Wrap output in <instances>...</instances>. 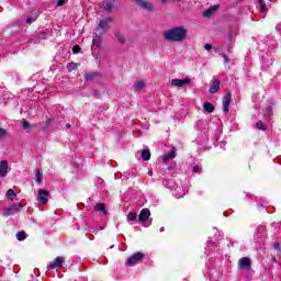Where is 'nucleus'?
Returning a JSON list of instances; mask_svg holds the SVG:
<instances>
[{"instance_id": "46", "label": "nucleus", "mask_w": 281, "mask_h": 281, "mask_svg": "<svg viewBox=\"0 0 281 281\" xmlns=\"http://www.w3.org/2000/svg\"><path fill=\"white\" fill-rule=\"evenodd\" d=\"M204 49H206V52H210V49H212V45L211 44H205Z\"/></svg>"}, {"instance_id": "36", "label": "nucleus", "mask_w": 281, "mask_h": 281, "mask_svg": "<svg viewBox=\"0 0 281 281\" xmlns=\"http://www.w3.org/2000/svg\"><path fill=\"white\" fill-rule=\"evenodd\" d=\"M77 67H78V64H76V63H69V64L67 65V70H68V71H74Z\"/></svg>"}, {"instance_id": "6", "label": "nucleus", "mask_w": 281, "mask_h": 281, "mask_svg": "<svg viewBox=\"0 0 281 281\" xmlns=\"http://www.w3.org/2000/svg\"><path fill=\"white\" fill-rule=\"evenodd\" d=\"M65 265V257H56L54 261L47 263L48 271H54V269H60Z\"/></svg>"}, {"instance_id": "19", "label": "nucleus", "mask_w": 281, "mask_h": 281, "mask_svg": "<svg viewBox=\"0 0 281 281\" xmlns=\"http://www.w3.org/2000/svg\"><path fill=\"white\" fill-rule=\"evenodd\" d=\"M92 44L95 45V47H101L102 46V35H98V33H94V37L92 40Z\"/></svg>"}, {"instance_id": "41", "label": "nucleus", "mask_w": 281, "mask_h": 281, "mask_svg": "<svg viewBox=\"0 0 281 281\" xmlns=\"http://www.w3.org/2000/svg\"><path fill=\"white\" fill-rule=\"evenodd\" d=\"M22 126H23V128H25V130L30 128V122L23 121V122H22Z\"/></svg>"}, {"instance_id": "31", "label": "nucleus", "mask_w": 281, "mask_h": 281, "mask_svg": "<svg viewBox=\"0 0 281 281\" xmlns=\"http://www.w3.org/2000/svg\"><path fill=\"white\" fill-rule=\"evenodd\" d=\"M15 236H16V239L20 241H23V240H25V238H27L25 236V232H18Z\"/></svg>"}, {"instance_id": "11", "label": "nucleus", "mask_w": 281, "mask_h": 281, "mask_svg": "<svg viewBox=\"0 0 281 281\" xmlns=\"http://www.w3.org/2000/svg\"><path fill=\"white\" fill-rule=\"evenodd\" d=\"M192 80L190 78H184V79H172L171 80V87H187V85H190Z\"/></svg>"}, {"instance_id": "52", "label": "nucleus", "mask_w": 281, "mask_h": 281, "mask_svg": "<svg viewBox=\"0 0 281 281\" xmlns=\"http://www.w3.org/2000/svg\"><path fill=\"white\" fill-rule=\"evenodd\" d=\"M66 128H71V124H66Z\"/></svg>"}, {"instance_id": "38", "label": "nucleus", "mask_w": 281, "mask_h": 281, "mask_svg": "<svg viewBox=\"0 0 281 281\" xmlns=\"http://www.w3.org/2000/svg\"><path fill=\"white\" fill-rule=\"evenodd\" d=\"M257 128L259 131H267V125H265V123H262V121L257 122Z\"/></svg>"}, {"instance_id": "43", "label": "nucleus", "mask_w": 281, "mask_h": 281, "mask_svg": "<svg viewBox=\"0 0 281 281\" xmlns=\"http://www.w3.org/2000/svg\"><path fill=\"white\" fill-rule=\"evenodd\" d=\"M222 57L224 58L225 65H227V63H231L229 57H227V55L222 54Z\"/></svg>"}, {"instance_id": "45", "label": "nucleus", "mask_w": 281, "mask_h": 281, "mask_svg": "<svg viewBox=\"0 0 281 281\" xmlns=\"http://www.w3.org/2000/svg\"><path fill=\"white\" fill-rule=\"evenodd\" d=\"M65 1L66 0H58L57 1V7L60 8V7L65 5Z\"/></svg>"}, {"instance_id": "16", "label": "nucleus", "mask_w": 281, "mask_h": 281, "mask_svg": "<svg viewBox=\"0 0 281 281\" xmlns=\"http://www.w3.org/2000/svg\"><path fill=\"white\" fill-rule=\"evenodd\" d=\"M3 177H8V161L7 160L0 161V179H3Z\"/></svg>"}, {"instance_id": "24", "label": "nucleus", "mask_w": 281, "mask_h": 281, "mask_svg": "<svg viewBox=\"0 0 281 281\" xmlns=\"http://www.w3.org/2000/svg\"><path fill=\"white\" fill-rule=\"evenodd\" d=\"M94 210L97 212H103V214H106V206L104 205V203H99L94 206Z\"/></svg>"}, {"instance_id": "4", "label": "nucleus", "mask_w": 281, "mask_h": 281, "mask_svg": "<svg viewBox=\"0 0 281 281\" xmlns=\"http://www.w3.org/2000/svg\"><path fill=\"white\" fill-rule=\"evenodd\" d=\"M255 240L260 246L265 245V241L267 240V225H260L257 227Z\"/></svg>"}, {"instance_id": "58", "label": "nucleus", "mask_w": 281, "mask_h": 281, "mask_svg": "<svg viewBox=\"0 0 281 281\" xmlns=\"http://www.w3.org/2000/svg\"><path fill=\"white\" fill-rule=\"evenodd\" d=\"M34 89L36 90V86L34 87Z\"/></svg>"}, {"instance_id": "14", "label": "nucleus", "mask_w": 281, "mask_h": 281, "mask_svg": "<svg viewBox=\"0 0 281 281\" xmlns=\"http://www.w3.org/2000/svg\"><path fill=\"white\" fill-rule=\"evenodd\" d=\"M47 196H49V191L47 190H40L37 195V201L42 205H47Z\"/></svg>"}, {"instance_id": "28", "label": "nucleus", "mask_w": 281, "mask_h": 281, "mask_svg": "<svg viewBox=\"0 0 281 281\" xmlns=\"http://www.w3.org/2000/svg\"><path fill=\"white\" fill-rule=\"evenodd\" d=\"M266 43H270L268 44V47L271 49V47H278V42H276V40H272L270 37H267Z\"/></svg>"}, {"instance_id": "25", "label": "nucleus", "mask_w": 281, "mask_h": 281, "mask_svg": "<svg viewBox=\"0 0 281 281\" xmlns=\"http://www.w3.org/2000/svg\"><path fill=\"white\" fill-rule=\"evenodd\" d=\"M114 36L119 41V43H121V44L126 43V38L124 37V35L122 33L116 32Z\"/></svg>"}, {"instance_id": "17", "label": "nucleus", "mask_w": 281, "mask_h": 281, "mask_svg": "<svg viewBox=\"0 0 281 281\" xmlns=\"http://www.w3.org/2000/svg\"><path fill=\"white\" fill-rule=\"evenodd\" d=\"M172 196L176 199H183V196H186V190L181 189V187H177L172 190Z\"/></svg>"}, {"instance_id": "29", "label": "nucleus", "mask_w": 281, "mask_h": 281, "mask_svg": "<svg viewBox=\"0 0 281 281\" xmlns=\"http://www.w3.org/2000/svg\"><path fill=\"white\" fill-rule=\"evenodd\" d=\"M162 184L165 186V188H175V180L170 179V180H165L162 181Z\"/></svg>"}, {"instance_id": "2", "label": "nucleus", "mask_w": 281, "mask_h": 281, "mask_svg": "<svg viewBox=\"0 0 281 281\" xmlns=\"http://www.w3.org/2000/svg\"><path fill=\"white\" fill-rule=\"evenodd\" d=\"M252 261L249 257H241L237 261V271H244L246 273L245 278L248 281H251L254 278V269H251Z\"/></svg>"}, {"instance_id": "59", "label": "nucleus", "mask_w": 281, "mask_h": 281, "mask_svg": "<svg viewBox=\"0 0 281 281\" xmlns=\"http://www.w3.org/2000/svg\"><path fill=\"white\" fill-rule=\"evenodd\" d=\"M135 2L137 3V0H135Z\"/></svg>"}, {"instance_id": "33", "label": "nucleus", "mask_w": 281, "mask_h": 281, "mask_svg": "<svg viewBox=\"0 0 281 281\" xmlns=\"http://www.w3.org/2000/svg\"><path fill=\"white\" fill-rule=\"evenodd\" d=\"M35 181L37 182V183H41V181H43V178L41 177V170H38V169H35Z\"/></svg>"}, {"instance_id": "15", "label": "nucleus", "mask_w": 281, "mask_h": 281, "mask_svg": "<svg viewBox=\"0 0 281 281\" xmlns=\"http://www.w3.org/2000/svg\"><path fill=\"white\" fill-rule=\"evenodd\" d=\"M229 104H232V93H227L223 98L224 113H229Z\"/></svg>"}, {"instance_id": "9", "label": "nucleus", "mask_w": 281, "mask_h": 281, "mask_svg": "<svg viewBox=\"0 0 281 281\" xmlns=\"http://www.w3.org/2000/svg\"><path fill=\"white\" fill-rule=\"evenodd\" d=\"M218 91H221V79H218V77L214 76L212 79V83L209 89V92L214 94V93H218Z\"/></svg>"}, {"instance_id": "35", "label": "nucleus", "mask_w": 281, "mask_h": 281, "mask_svg": "<svg viewBox=\"0 0 281 281\" xmlns=\"http://www.w3.org/2000/svg\"><path fill=\"white\" fill-rule=\"evenodd\" d=\"M105 12H111L113 10V2H106L104 4Z\"/></svg>"}, {"instance_id": "21", "label": "nucleus", "mask_w": 281, "mask_h": 281, "mask_svg": "<svg viewBox=\"0 0 281 281\" xmlns=\"http://www.w3.org/2000/svg\"><path fill=\"white\" fill-rule=\"evenodd\" d=\"M203 109L206 113H214V104L210 103V102H205L203 104Z\"/></svg>"}, {"instance_id": "13", "label": "nucleus", "mask_w": 281, "mask_h": 281, "mask_svg": "<svg viewBox=\"0 0 281 281\" xmlns=\"http://www.w3.org/2000/svg\"><path fill=\"white\" fill-rule=\"evenodd\" d=\"M148 218H150V210L143 209L138 215V223L140 225H144V223H146V221H148Z\"/></svg>"}, {"instance_id": "26", "label": "nucleus", "mask_w": 281, "mask_h": 281, "mask_svg": "<svg viewBox=\"0 0 281 281\" xmlns=\"http://www.w3.org/2000/svg\"><path fill=\"white\" fill-rule=\"evenodd\" d=\"M14 196H16V193L14 192V190L9 189L7 191V199H9V201H14Z\"/></svg>"}, {"instance_id": "51", "label": "nucleus", "mask_w": 281, "mask_h": 281, "mask_svg": "<svg viewBox=\"0 0 281 281\" xmlns=\"http://www.w3.org/2000/svg\"><path fill=\"white\" fill-rule=\"evenodd\" d=\"M201 142H203V139H201L200 137L196 138V143L201 144Z\"/></svg>"}, {"instance_id": "47", "label": "nucleus", "mask_w": 281, "mask_h": 281, "mask_svg": "<svg viewBox=\"0 0 281 281\" xmlns=\"http://www.w3.org/2000/svg\"><path fill=\"white\" fill-rule=\"evenodd\" d=\"M271 227H274V229H278V227H280V223L274 222L271 224Z\"/></svg>"}, {"instance_id": "20", "label": "nucleus", "mask_w": 281, "mask_h": 281, "mask_svg": "<svg viewBox=\"0 0 281 281\" xmlns=\"http://www.w3.org/2000/svg\"><path fill=\"white\" fill-rule=\"evenodd\" d=\"M218 10V7L214 5V7H211L210 9H206L203 13V16L205 18H210L212 16V14H214V12H216Z\"/></svg>"}, {"instance_id": "44", "label": "nucleus", "mask_w": 281, "mask_h": 281, "mask_svg": "<svg viewBox=\"0 0 281 281\" xmlns=\"http://www.w3.org/2000/svg\"><path fill=\"white\" fill-rule=\"evenodd\" d=\"M7 131L5 130H3L2 127H0V137H5V135H7Z\"/></svg>"}, {"instance_id": "55", "label": "nucleus", "mask_w": 281, "mask_h": 281, "mask_svg": "<svg viewBox=\"0 0 281 281\" xmlns=\"http://www.w3.org/2000/svg\"><path fill=\"white\" fill-rule=\"evenodd\" d=\"M100 229L102 231V229H104V227H103V226H101V227H100Z\"/></svg>"}, {"instance_id": "3", "label": "nucleus", "mask_w": 281, "mask_h": 281, "mask_svg": "<svg viewBox=\"0 0 281 281\" xmlns=\"http://www.w3.org/2000/svg\"><path fill=\"white\" fill-rule=\"evenodd\" d=\"M205 250L209 256V263H206V267L212 265V260H214V258H221V249L218 248V244L214 241V238L209 237Z\"/></svg>"}, {"instance_id": "12", "label": "nucleus", "mask_w": 281, "mask_h": 281, "mask_svg": "<svg viewBox=\"0 0 281 281\" xmlns=\"http://www.w3.org/2000/svg\"><path fill=\"white\" fill-rule=\"evenodd\" d=\"M136 3L139 5V8H143V10H146L147 12H153V10H155L153 2L146 0H136Z\"/></svg>"}, {"instance_id": "1", "label": "nucleus", "mask_w": 281, "mask_h": 281, "mask_svg": "<svg viewBox=\"0 0 281 281\" xmlns=\"http://www.w3.org/2000/svg\"><path fill=\"white\" fill-rule=\"evenodd\" d=\"M162 36L169 43H183L188 38V30L183 26H175L166 30Z\"/></svg>"}, {"instance_id": "56", "label": "nucleus", "mask_w": 281, "mask_h": 281, "mask_svg": "<svg viewBox=\"0 0 281 281\" xmlns=\"http://www.w3.org/2000/svg\"><path fill=\"white\" fill-rule=\"evenodd\" d=\"M149 175H153V171H149Z\"/></svg>"}, {"instance_id": "7", "label": "nucleus", "mask_w": 281, "mask_h": 281, "mask_svg": "<svg viewBox=\"0 0 281 281\" xmlns=\"http://www.w3.org/2000/svg\"><path fill=\"white\" fill-rule=\"evenodd\" d=\"M249 199H251L252 201H256L257 207H268V205H269V201L265 200V198H258V196L247 193L246 201H249Z\"/></svg>"}, {"instance_id": "10", "label": "nucleus", "mask_w": 281, "mask_h": 281, "mask_svg": "<svg viewBox=\"0 0 281 281\" xmlns=\"http://www.w3.org/2000/svg\"><path fill=\"white\" fill-rule=\"evenodd\" d=\"M113 21V19L108 18L105 20H100L99 22V29H97V32L100 33V36H102V34H104L106 27H109V23H111Z\"/></svg>"}, {"instance_id": "34", "label": "nucleus", "mask_w": 281, "mask_h": 281, "mask_svg": "<svg viewBox=\"0 0 281 281\" xmlns=\"http://www.w3.org/2000/svg\"><path fill=\"white\" fill-rule=\"evenodd\" d=\"M191 172L193 175H201V167L199 165L193 166Z\"/></svg>"}, {"instance_id": "23", "label": "nucleus", "mask_w": 281, "mask_h": 281, "mask_svg": "<svg viewBox=\"0 0 281 281\" xmlns=\"http://www.w3.org/2000/svg\"><path fill=\"white\" fill-rule=\"evenodd\" d=\"M142 159H143V161H148V160H150V150H148V149H143V150H142Z\"/></svg>"}, {"instance_id": "40", "label": "nucleus", "mask_w": 281, "mask_h": 281, "mask_svg": "<svg viewBox=\"0 0 281 281\" xmlns=\"http://www.w3.org/2000/svg\"><path fill=\"white\" fill-rule=\"evenodd\" d=\"M273 112V108L271 105H269L267 109H266V115H271V113Z\"/></svg>"}, {"instance_id": "27", "label": "nucleus", "mask_w": 281, "mask_h": 281, "mask_svg": "<svg viewBox=\"0 0 281 281\" xmlns=\"http://www.w3.org/2000/svg\"><path fill=\"white\" fill-rule=\"evenodd\" d=\"M258 8L260 12H267V4L265 3L263 0H258Z\"/></svg>"}, {"instance_id": "32", "label": "nucleus", "mask_w": 281, "mask_h": 281, "mask_svg": "<svg viewBox=\"0 0 281 281\" xmlns=\"http://www.w3.org/2000/svg\"><path fill=\"white\" fill-rule=\"evenodd\" d=\"M36 19H38V15H36V14L31 15V16L26 18V23L30 25V24L34 23V21H36Z\"/></svg>"}, {"instance_id": "5", "label": "nucleus", "mask_w": 281, "mask_h": 281, "mask_svg": "<svg viewBox=\"0 0 281 281\" xmlns=\"http://www.w3.org/2000/svg\"><path fill=\"white\" fill-rule=\"evenodd\" d=\"M146 258V255L143 252L133 254L126 261V267H135V265H139Z\"/></svg>"}, {"instance_id": "39", "label": "nucleus", "mask_w": 281, "mask_h": 281, "mask_svg": "<svg viewBox=\"0 0 281 281\" xmlns=\"http://www.w3.org/2000/svg\"><path fill=\"white\" fill-rule=\"evenodd\" d=\"M135 218H137V213L132 212L127 214L128 222L135 221Z\"/></svg>"}, {"instance_id": "49", "label": "nucleus", "mask_w": 281, "mask_h": 281, "mask_svg": "<svg viewBox=\"0 0 281 281\" xmlns=\"http://www.w3.org/2000/svg\"><path fill=\"white\" fill-rule=\"evenodd\" d=\"M52 124V119H48L47 121H46V126H49Z\"/></svg>"}, {"instance_id": "57", "label": "nucleus", "mask_w": 281, "mask_h": 281, "mask_svg": "<svg viewBox=\"0 0 281 281\" xmlns=\"http://www.w3.org/2000/svg\"><path fill=\"white\" fill-rule=\"evenodd\" d=\"M110 249H113V246H111Z\"/></svg>"}, {"instance_id": "48", "label": "nucleus", "mask_w": 281, "mask_h": 281, "mask_svg": "<svg viewBox=\"0 0 281 281\" xmlns=\"http://www.w3.org/2000/svg\"><path fill=\"white\" fill-rule=\"evenodd\" d=\"M273 248L277 249V251H280V244L279 243H274Z\"/></svg>"}, {"instance_id": "42", "label": "nucleus", "mask_w": 281, "mask_h": 281, "mask_svg": "<svg viewBox=\"0 0 281 281\" xmlns=\"http://www.w3.org/2000/svg\"><path fill=\"white\" fill-rule=\"evenodd\" d=\"M72 52H74V54H79V52H80V46H74L72 47Z\"/></svg>"}, {"instance_id": "54", "label": "nucleus", "mask_w": 281, "mask_h": 281, "mask_svg": "<svg viewBox=\"0 0 281 281\" xmlns=\"http://www.w3.org/2000/svg\"><path fill=\"white\" fill-rule=\"evenodd\" d=\"M162 1V3H166V1H168V0H161Z\"/></svg>"}, {"instance_id": "53", "label": "nucleus", "mask_w": 281, "mask_h": 281, "mask_svg": "<svg viewBox=\"0 0 281 281\" xmlns=\"http://www.w3.org/2000/svg\"><path fill=\"white\" fill-rule=\"evenodd\" d=\"M166 231V228H164V227H160V229H159V232H165Z\"/></svg>"}, {"instance_id": "30", "label": "nucleus", "mask_w": 281, "mask_h": 281, "mask_svg": "<svg viewBox=\"0 0 281 281\" xmlns=\"http://www.w3.org/2000/svg\"><path fill=\"white\" fill-rule=\"evenodd\" d=\"M134 89H135L136 91H142V89H144V81H136V82L134 83Z\"/></svg>"}, {"instance_id": "37", "label": "nucleus", "mask_w": 281, "mask_h": 281, "mask_svg": "<svg viewBox=\"0 0 281 281\" xmlns=\"http://www.w3.org/2000/svg\"><path fill=\"white\" fill-rule=\"evenodd\" d=\"M95 76H98V72H90L86 75V80L87 81H91L93 80V78H95Z\"/></svg>"}, {"instance_id": "60", "label": "nucleus", "mask_w": 281, "mask_h": 281, "mask_svg": "<svg viewBox=\"0 0 281 281\" xmlns=\"http://www.w3.org/2000/svg\"><path fill=\"white\" fill-rule=\"evenodd\" d=\"M176 1H181V0H176Z\"/></svg>"}, {"instance_id": "22", "label": "nucleus", "mask_w": 281, "mask_h": 281, "mask_svg": "<svg viewBox=\"0 0 281 281\" xmlns=\"http://www.w3.org/2000/svg\"><path fill=\"white\" fill-rule=\"evenodd\" d=\"M170 159H175V150L169 151L162 157L164 164H167V161H170Z\"/></svg>"}, {"instance_id": "18", "label": "nucleus", "mask_w": 281, "mask_h": 281, "mask_svg": "<svg viewBox=\"0 0 281 281\" xmlns=\"http://www.w3.org/2000/svg\"><path fill=\"white\" fill-rule=\"evenodd\" d=\"M260 57L263 66L269 67L270 65H273V59L269 58V53L260 55Z\"/></svg>"}, {"instance_id": "50", "label": "nucleus", "mask_w": 281, "mask_h": 281, "mask_svg": "<svg viewBox=\"0 0 281 281\" xmlns=\"http://www.w3.org/2000/svg\"><path fill=\"white\" fill-rule=\"evenodd\" d=\"M200 135H201L202 139L205 138V132H200Z\"/></svg>"}, {"instance_id": "8", "label": "nucleus", "mask_w": 281, "mask_h": 281, "mask_svg": "<svg viewBox=\"0 0 281 281\" xmlns=\"http://www.w3.org/2000/svg\"><path fill=\"white\" fill-rule=\"evenodd\" d=\"M23 207L19 203H13L11 206L5 207L2 212V216H12L15 212H19Z\"/></svg>"}]
</instances>
